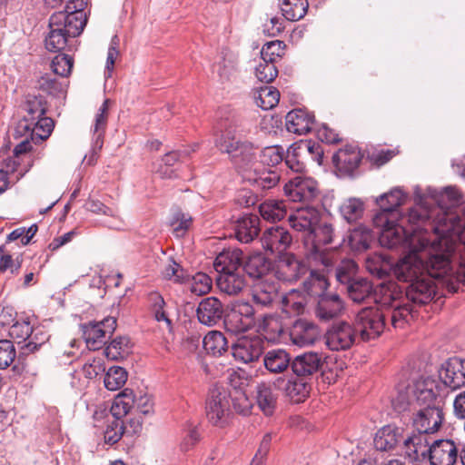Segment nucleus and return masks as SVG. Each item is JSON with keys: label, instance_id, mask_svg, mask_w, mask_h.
<instances>
[{"label": "nucleus", "instance_id": "30", "mask_svg": "<svg viewBox=\"0 0 465 465\" xmlns=\"http://www.w3.org/2000/svg\"><path fill=\"white\" fill-rule=\"evenodd\" d=\"M365 264L368 272L378 278H383L391 274L396 277L395 270L399 262L394 263V261L386 253L375 252L366 258Z\"/></svg>", "mask_w": 465, "mask_h": 465}, {"label": "nucleus", "instance_id": "38", "mask_svg": "<svg viewBox=\"0 0 465 465\" xmlns=\"http://www.w3.org/2000/svg\"><path fill=\"white\" fill-rule=\"evenodd\" d=\"M247 180L255 188L270 190L274 188L280 182L281 176L275 169L266 167H255L247 174Z\"/></svg>", "mask_w": 465, "mask_h": 465}, {"label": "nucleus", "instance_id": "48", "mask_svg": "<svg viewBox=\"0 0 465 465\" xmlns=\"http://www.w3.org/2000/svg\"><path fill=\"white\" fill-rule=\"evenodd\" d=\"M328 285L325 274L318 270H311L309 276L302 282L304 292L315 297L327 293Z\"/></svg>", "mask_w": 465, "mask_h": 465}, {"label": "nucleus", "instance_id": "14", "mask_svg": "<svg viewBox=\"0 0 465 465\" xmlns=\"http://www.w3.org/2000/svg\"><path fill=\"white\" fill-rule=\"evenodd\" d=\"M460 453L456 441L451 439H439L430 443L428 460L430 465H454Z\"/></svg>", "mask_w": 465, "mask_h": 465}, {"label": "nucleus", "instance_id": "36", "mask_svg": "<svg viewBox=\"0 0 465 465\" xmlns=\"http://www.w3.org/2000/svg\"><path fill=\"white\" fill-rule=\"evenodd\" d=\"M263 366L272 374H280L291 368V354L283 349H272L262 357Z\"/></svg>", "mask_w": 465, "mask_h": 465}, {"label": "nucleus", "instance_id": "17", "mask_svg": "<svg viewBox=\"0 0 465 465\" xmlns=\"http://www.w3.org/2000/svg\"><path fill=\"white\" fill-rule=\"evenodd\" d=\"M263 351V343L258 336H242L232 345V353L236 361L251 363L259 360Z\"/></svg>", "mask_w": 465, "mask_h": 465}, {"label": "nucleus", "instance_id": "19", "mask_svg": "<svg viewBox=\"0 0 465 465\" xmlns=\"http://www.w3.org/2000/svg\"><path fill=\"white\" fill-rule=\"evenodd\" d=\"M401 450L404 456L411 461H423L428 460L430 444L429 443L427 434L418 431L407 438L403 437Z\"/></svg>", "mask_w": 465, "mask_h": 465}, {"label": "nucleus", "instance_id": "41", "mask_svg": "<svg viewBox=\"0 0 465 465\" xmlns=\"http://www.w3.org/2000/svg\"><path fill=\"white\" fill-rule=\"evenodd\" d=\"M54 121L52 118L43 115L37 120L28 122L26 129H22V134L18 135H29L35 143L47 139L54 130Z\"/></svg>", "mask_w": 465, "mask_h": 465}, {"label": "nucleus", "instance_id": "26", "mask_svg": "<svg viewBox=\"0 0 465 465\" xmlns=\"http://www.w3.org/2000/svg\"><path fill=\"white\" fill-rule=\"evenodd\" d=\"M343 310V302L337 293H325L318 297L315 315L322 322H329L339 317Z\"/></svg>", "mask_w": 465, "mask_h": 465}, {"label": "nucleus", "instance_id": "25", "mask_svg": "<svg viewBox=\"0 0 465 465\" xmlns=\"http://www.w3.org/2000/svg\"><path fill=\"white\" fill-rule=\"evenodd\" d=\"M279 283L273 276L258 281L252 288V300L260 307L270 306L277 298Z\"/></svg>", "mask_w": 465, "mask_h": 465}, {"label": "nucleus", "instance_id": "34", "mask_svg": "<svg viewBox=\"0 0 465 465\" xmlns=\"http://www.w3.org/2000/svg\"><path fill=\"white\" fill-rule=\"evenodd\" d=\"M255 401L259 410L265 416H272L277 407L278 394L274 385L262 382L255 389Z\"/></svg>", "mask_w": 465, "mask_h": 465}, {"label": "nucleus", "instance_id": "24", "mask_svg": "<svg viewBox=\"0 0 465 465\" xmlns=\"http://www.w3.org/2000/svg\"><path fill=\"white\" fill-rule=\"evenodd\" d=\"M415 404L419 409L423 407L439 406L437 398L440 393L439 386L436 381L425 379L418 381L412 390Z\"/></svg>", "mask_w": 465, "mask_h": 465}, {"label": "nucleus", "instance_id": "13", "mask_svg": "<svg viewBox=\"0 0 465 465\" xmlns=\"http://www.w3.org/2000/svg\"><path fill=\"white\" fill-rule=\"evenodd\" d=\"M404 199L405 194L398 188L381 194L377 199L381 211L373 217V225L382 226L389 223L391 217L399 218L398 208L403 203Z\"/></svg>", "mask_w": 465, "mask_h": 465}, {"label": "nucleus", "instance_id": "18", "mask_svg": "<svg viewBox=\"0 0 465 465\" xmlns=\"http://www.w3.org/2000/svg\"><path fill=\"white\" fill-rule=\"evenodd\" d=\"M444 414L439 406L423 407L417 410L413 418V426L420 432L430 434L438 431L443 422Z\"/></svg>", "mask_w": 465, "mask_h": 465}, {"label": "nucleus", "instance_id": "61", "mask_svg": "<svg viewBox=\"0 0 465 465\" xmlns=\"http://www.w3.org/2000/svg\"><path fill=\"white\" fill-rule=\"evenodd\" d=\"M284 43L280 40L266 43L261 50L262 60L275 64L284 54Z\"/></svg>", "mask_w": 465, "mask_h": 465}, {"label": "nucleus", "instance_id": "35", "mask_svg": "<svg viewBox=\"0 0 465 465\" xmlns=\"http://www.w3.org/2000/svg\"><path fill=\"white\" fill-rule=\"evenodd\" d=\"M243 252L238 248H228L223 250L216 256L213 267L217 273L223 272H233L242 270Z\"/></svg>", "mask_w": 465, "mask_h": 465}, {"label": "nucleus", "instance_id": "40", "mask_svg": "<svg viewBox=\"0 0 465 465\" xmlns=\"http://www.w3.org/2000/svg\"><path fill=\"white\" fill-rule=\"evenodd\" d=\"M307 272V266L292 254H286L279 262L278 273L286 282L297 281Z\"/></svg>", "mask_w": 465, "mask_h": 465}, {"label": "nucleus", "instance_id": "9", "mask_svg": "<svg viewBox=\"0 0 465 465\" xmlns=\"http://www.w3.org/2000/svg\"><path fill=\"white\" fill-rule=\"evenodd\" d=\"M334 237L332 225L319 222L308 236L304 237V245L308 250L309 257L315 262H320L325 268L331 266L332 261L323 246L332 243Z\"/></svg>", "mask_w": 465, "mask_h": 465}, {"label": "nucleus", "instance_id": "59", "mask_svg": "<svg viewBox=\"0 0 465 465\" xmlns=\"http://www.w3.org/2000/svg\"><path fill=\"white\" fill-rule=\"evenodd\" d=\"M201 440L198 425L187 422L183 430L180 449L183 452L191 450Z\"/></svg>", "mask_w": 465, "mask_h": 465}, {"label": "nucleus", "instance_id": "22", "mask_svg": "<svg viewBox=\"0 0 465 465\" xmlns=\"http://www.w3.org/2000/svg\"><path fill=\"white\" fill-rule=\"evenodd\" d=\"M440 378L452 390L465 386V360L458 357L447 360L440 370Z\"/></svg>", "mask_w": 465, "mask_h": 465}, {"label": "nucleus", "instance_id": "16", "mask_svg": "<svg viewBox=\"0 0 465 465\" xmlns=\"http://www.w3.org/2000/svg\"><path fill=\"white\" fill-rule=\"evenodd\" d=\"M292 242V236L282 226L266 229L261 237L262 248L271 254L281 255L285 252Z\"/></svg>", "mask_w": 465, "mask_h": 465}, {"label": "nucleus", "instance_id": "55", "mask_svg": "<svg viewBox=\"0 0 465 465\" xmlns=\"http://www.w3.org/2000/svg\"><path fill=\"white\" fill-rule=\"evenodd\" d=\"M364 203L361 199L349 198L340 206V213L348 223H355L361 218Z\"/></svg>", "mask_w": 465, "mask_h": 465}, {"label": "nucleus", "instance_id": "46", "mask_svg": "<svg viewBox=\"0 0 465 465\" xmlns=\"http://www.w3.org/2000/svg\"><path fill=\"white\" fill-rule=\"evenodd\" d=\"M376 233L366 226H358L350 232L347 241L348 245L355 252L367 250L374 241Z\"/></svg>", "mask_w": 465, "mask_h": 465}, {"label": "nucleus", "instance_id": "54", "mask_svg": "<svg viewBox=\"0 0 465 465\" xmlns=\"http://www.w3.org/2000/svg\"><path fill=\"white\" fill-rule=\"evenodd\" d=\"M223 322L225 330L233 334L245 332L252 326L249 318L242 317L233 309L225 315Z\"/></svg>", "mask_w": 465, "mask_h": 465}, {"label": "nucleus", "instance_id": "53", "mask_svg": "<svg viewBox=\"0 0 465 465\" xmlns=\"http://www.w3.org/2000/svg\"><path fill=\"white\" fill-rule=\"evenodd\" d=\"M308 5L307 0H282L281 10L288 21H298L306 15Z\"/></svg>", "mask_w": 465, "mask_h": 465}, {"label": "nucleus", "instance_id": "20", "mask_svg": "<svg viewBox=\"0 0 465 465\" xmlns=\"http://www.w3.org/2000/svg\"><path fill=\"white\" fill-rule=\"evenodd\" d=\"M323 364L322 354L317 352H303L292 359L291 369L293 374L310 381Z\"/></svg>", "mask_w": 465, "mask_h": 465}, {"label": "nucleus", "instance_id": "43", "mask_svg": "<svg viewBox=\"0 0 465 465\" xmlns=\"http://www.w3.org/2000/svg\"><path fill=\"white\" fill-rule=\"evenodd\" d=\"M435 201L437 202L440 210L443 211V214L445 213H453V212H449L448 210L459 204L460 201V194L455 187L448 186L435 197ZM454 214H457V216L460 217V223L463 225L465 220V208L463 209L461 214H460L458 212H455ZM460 230L464 231L463 226H461Z\"/></svg>", "mask_w": 465, "mask_h": 465}, {"label": "nucleus", "instance_id": "32", "mask_svg": "<svg viewBox=\"0 0 465 465\" xmlns=\"http://www.w3.org/2000/svg\"><path fill=\"white\" fill-rule=\"evenodd\" d=\"M25 114L18 123L15 133L22 134V129H26L27 123L37 120V118L45 115L47 111L46 101L42 96L29 95L24 104Z\"/></svg>", "mask_w": 465, "mask_h": 465}, {"label": "nucleus", "instance_id": "64", "mask_svg": "<svg viewBox=\"0 0 465 465\" xmlns=\"http://www.w3.org/2000/svg\"><path fill=\"white\" fill-rule=\"evenodd\" d=\"M284 158V149L279 145L268 146L261 151V162L269 166L281 163Z\"/></svg>", "mask_w": 465, "mask_h": 465}, {"label": "nucleus", "instance_id": "8", "mask_svg": "<svg viewBox=\"0 0 465 465\" xmlns=\"http://www.w3.org/2000/svg\"><path fill=\"white\" fill-rule=\"evenodd\" d=\"M392 310V306H368L361 309L353 322L358 337L368 341L381 336L387 325L386 320L391 319L389 312Z\"/></svg>", "mask_w": 465, "mask_h": 465}, {"label": "nucleus", "instance_id": "23", "mask_svg": "<svg viewBox=\"0 0 465 465\" xmlns=\"http://www.w3.org/2000/svg\"><path fill=\"white\" fill-rule=\"evenodd\" d=\"M289 335L292 344L304 347L314 343L319 336V329L312 322L298 319L292 323Z\"/></svg>", "mask_w": 465, "mask_h": 465}, {"label": "nucleus", "instance_id": "11", "mask_svg": "<svg viewBox=\"0 0 465 465\" xmlns=\"http://www.w3.org/2000/svg\"><path fill=\"white\" fill-rule=\"evenodd\" d=\"M117 326L114 317H106L99 322H89L82 326L83 338L89 350L101 349L108 338L114 333Z\"/></svg>", "mask_w": 465, "mask_h": 465}, {"label": "nucleus", "instance_id": "51", "mask_svg": "<svg viewBox=\"0 0 465 465\" xmlns=\"http://www.w3.org/2000/svg\"><path fill=\"white\" fill-rule=\"evenodd\" d=\"M333 163L347 172H352L358 168L361 157L360 153L353 149H341L332 156Z\"/></svg>", "mask_w": 465, "mask_h": 465}, {"label": "nucleus", "instance_id": "50", "mask_svg": "<svg viewBox=\"0 0 465 465\" xmlns=\"http://www.w3.org/2000/svg\"><path fill=\"white\" fill-rule=\"evenodd\" d=\"M306 301L298 291L292 290L282 297V311L287 316L302 314L305 310Z\"/></svg>", "mask_w": 465, "mask_h": 465}, {"label": "nucleus", "instance_id": "45", "mask_svg": "<svg viewBox=\"0 0 465 465\" xmlns=\"http://www.w3.org/2000/svg\"><path fill=\"white\" fill-rule=\"evenodd\" d=\"M53 72L45 73L37 77L35 82V88L43 93L59 97L65 93L66 82L60 81Z\"/></svg>", "mask_w": 465, "mask_h": 465}, {"label": "nucleus", "instance_id": "57", "mask_svg": "<svg viewBox=\"0 0 465 465\" xmlns=\"http://www.w3.org/2000/svg\"><path fill=\"white\" fill-rule=\"evenodd\" d=\"M128 378V373L125 369L114 366L111 367L104 376V386L109 391H116L122 388Z\"/></svg>", "mask_w": 465, "mask_h": 465}, {"label": "nucleus", "instance_id": "28", "mask_svg": "<svg viewBox=\"0 0 465 465\" xmlns=\"http://www.w3.org/2000/svg\"><path fill=\"white\" fill-rule=\"evenodd\" d=\"M222 302L215 297L203 299L198 304L196 315L199 322L206 326H214L223 318Z\"/></svg>", "mask_w": 465, "mask_h": 465}, {"label": "nucleus", "instance_id": "58", "mask_svg": "<svg viewBox=\"0 0 465 465\" xmlns=\"http://www.w3.org/2000/svg\"><path fill=\"white\" fill-rule=\"evenodd\" d=\"M50 335L40 327L33 328L32 334L27 341L21 347L23 354L35 352L44 346L49 340Z\"/></svg>", "mask_w": 465, "mask_h": 465}, {"label": "nucleus", "instance_id": "21", "mask_svg": "<svg viewBox=\"0 0 465 465\" xmlns=\"http://www.w3.org/2000/svg\"><path fill=\"white\" fill-rule=\"evenodd\" d=\"M321 219L320 212L313 207H304L297 209L289 216L290 226L301 233V238L304 242V237L318 224Z\"/></svg>", "mask_w": 465, "mask_h": 465}, {"label": "nucleus", "instance_id": "49", "mask_svg": "<svg viewBox=\"0 0 465 465\" xmlns=\"http://www.w3.org/2000/svg\"><path fill=\"white\" fill-rule=\"evenodd\" d=\"M203 345L205 351L213 356H221L228 349L227 339L218 331H209L203 338Z\"/></svg>", "mask_w": 465, "mask_h": 465}, {"label": "nucleus", "instance_id": "62", "mask_svg": "<svg viewBox=\"0 0 465 465\" xmlns=\"http://www.w3.org/2000/svg\"><path fill=\"white\" fill-rule=\"evenodd\" d=\"M192 223L193 219L188 213L180 211L176 212L171 220L173 234L178 238L184 236L190 229Z\"/></svg>", "mask_w": 465, "mask_h": 465}, {"label": "nucleus", "instance_id": "2", "mask_svg": "<svg viewBox=\"0 0 465 465\" xmlns=\"http://www.w3.org/2000/svg\"><path fill=\"white\" fill-rule=\"evenodd\" d=\"M348 296L356 303L373 301L382 307L392 306L390 311L391 324L394 329H403L409 322L411 310L403 306L402 291L395 282L389 281L380 283L376 288L372 282L362 277H356L346 287Z\"/></svg>", "mask_w": 465, "mask_h": 465}, {"label": "nucleus", "instance_id": "37", "mask_svg": "<svg viewBox=\"0 0 465 465\" xmlns=\"http://www.w3.org/2000/svg\"><path fill=\"white\" fill-rule=\"evenodd\" d=\"M314 124V116L302 109L289 112L285 117V125L288 132L299 135L308 134Z\"/></svg>", "mask_w": 465, "mask_h": 465}, {"label": "nucleus", "instance_id": "1", "mask_svg": "<svg viewBox=\"0 0 465 465\" xmlns=\"http://www.w3.org/2000/svg\"><path fill=\"white\" fill-rule=\"evenodd\" d=\"M439 252L447 259L448 265L446 268H438L430 266V258H417L414 255L404 256L399 261L396 267V278L404 282H408L405 289V296L402 294L403 306L411 310V317H413V309L407 302L422 305L430 302L436 294V286L433 278H441L452 272L454 266L458 267L457 260L452 252ZM401 291L403 289L400 286Z\"/></svg>", "mask_w": 465, "mask_h": 465}, {"label": "nucleus", "instance_id": "33", "mask_svg": "<svg viewBox=\"0 0 465 465\" xmlns=\"http://www.w3.org/2000/svg\"><path fill=\"white\" fill-rule=\"evenodd\" d=\"M216 284L219 290L229 295L240 293L246 286L245 275L242 270L217 273Z\"/></svg>", "mask_w": 465, "mask_h": 465}, {"label": "nucleus", "instance_id": "3", "mask_svg": "<svg viewBox=\"0 0 465 465\" xmlns=\"http://www.w3.org/2000/svg\"><path fill=\"white\" fill-rule=\"evenodd\" d=\"M398 218L389 219V223L382 226H374L378 232L380 244L383 247L392 249L402 247L407 252L405 256L414 255L417 258H430V266L438 268H446L448 261L444 255L440 254V244H431L425 248L424 235L409 234L406 229L397 223Z\"/></svg>", "mask_w": 465, "mask_h": 465}, {"label": "nucleus", "instance_id": "56", "mask_svg": "<svg viewBox=\"0 0 465 465\" xmlns=\"http://www.w3.org/2000/svg\"><path fill=\"white\" fill-rule=\"evenodd\" d=\"M148 302H149L150 312L153 314L155 321L164 322L166 323L167 327L171 329L172 328V321L169 319V317L167 316V314L164 311L165 302H164L163 296L156 292H151L148 295Z\"/></svg>", "mask_w": 465, "mask_h": 465}, {"label": "nucleus", "instance_id": "27", "mask_svg": "<svg viewBox=\"0 0 465 465\" xmlns=\"http://www.w3.org/2000/svg\"><path fill=\"white\" fill-rule=\"evenodd\" d=\"M403 440V430L394 425L381 428L373 440L374 448L379 451L392 452Z\"/></svg>", "mask_w": 465, "mask_h": 465}, {"label": "nucleus", "instance_id": "47", "mask_svg": "<svg viewBox=\"0 0 465 465\" xmlns=\"http://www.w3.org/2000/svg\"><path fill=\"white\" fill-rule=\"evenodd\" d=\"M261 216L268 222H278L287 214V206L284 201L268 199L259 206Z\"/></svg>", "mask_w": 465, "mask_h": 465}, {"label": "nucleus", "instance_id": "42", "mask_svg": "<svg viewBox=\"0 0 465 465\" xmlns=\"http://www.w3.org/2000/svg\"><path fill=\"white\" fill-rule=\"evenodd\" d=\"M242 269L249 277L260 281L271 276L268 273L272 269V262L261 253H256L251 255L244 263L242 262Z\"/></svg>", "mask_w": 465, "mask_h": 465}, {"label": "nucleus", "instance_id": "5", "mask_svg": "<svg viewBox=\"0 0 465 465\" xmlns=\"http://www.w3.org/2000/svg\"><path fill=\"white\" fill-rule=\"evenodd\" d=\"M244 133L246 130L243 120L239 116H232L225 121L215 144L222 153L229 154L235 164L246 170L256 161L259 147L248 140H243Z\"/></svg>", "mask_w": 465, "mask_h": 465}, {"label": "nucleus", "instance_id": "29", "mask_svg": "<svg viewBox=\"0 0 465 465\" xmlns=\"http://www.w3.org/2000/svg\"><path fill=\"white\" fill-rule=\"evenodd\" d=\"M260 230V218L252 213L239 217L233 226L235 238L242 243L252 242L259 235Z\"/></svg>", "mask_w": 465, "mask_h": 465}, {"label": "nucleus", "instance_id": "7", "mask_svg": "<svg viewBox=\"0 0 465 465\" xmlns=\"http://www.w3.org/2000/svg\"><path fill=\"white\" fill-rule=\"evenodd\" d=\"M449 215H455L454 213H445L441 217L439 218L437 223H431L430 222V213L423 206H415L409 211L407 220L411 225V235H424L425 237V248L430 247L431 244H440L441 252H452L454 251V243L456 237H452L450 234L453 232H439L435 230V227L440 226L442 223L450 224V221L447 218Z\"/></svg>", "mask_w": 465, "mask_h": 465}, {"label": "nucleus", "instance_id": "63", "mask_svg": "<svg viewBox=\"0 0 465 465\" xmlns=\"http://www.w3.org/2000/svg\"><path fill=\"white\" fill-rule=\"evenodd\" d=\"M211 289L212 279L206 273L198 272L190 280V291L195 295H204Z\"/></svg>", "mask_w": 465, "mask_h": 465}, {"label": "nucleus", "instance_id": "60", "mask_svg": "<svg viewBox=\"0 0 465 465\" xmlns=\"http://www.w3.org/2000/svg\"><path fill=\"white\" fill-rule=\"evenodd\" d=\"M280 100V92L273 86H264L259 91L256 104L262 110H270L276 106Z\"/></svg>", "mask_w": 465, "mask_h": 465}, {"label": "nucleus", "instance_id": "44", "mask_svg": "<svg viewBox=\"0 0 465 465\" xmlns=\"http://www.w3.org/2000/svg\"><path fill=\"white\" fill-rule=\"evenodd\" d=\"M283 391L292 401L299 403L309 396L311 383L304 378L292 377L286 381Z\"/></svg>", "mask_w": 465, "mask_h": 465}, {"label": "nucleus", "instance_id": "15", "mask_svg": "<svg viewBox=\"0 0 465 465\" xmlns=\"http://www.w3.org/2000/svg\"><path fill=\"white\" fill-rule=\"evenodd\" d=\"M285 195L292 202H310L319 193L317 182L312 178L296 176L284 185Z\"/></svg>", "mask_w": 465, "mask_h": 465}, {"label": "nucleus", "instance_id": "4", "mask_svg": "<svg viewBox=\"0 0 465 465\" xmlns=\"http://www.w3.org/2000/svg\"><path fill=\"white\" fill-rule=\"evenodd\" d=\"M84 0L67 4L64 10L54 13L49 18V32L45 39L49 52L63 51L68 38L78 36L84 30L87 16L83 10Z\"/></svg>", "mask_w": 465, "mask_h": 465}, {"label": "nucleus", "instance_id": "12", "mask_svg": "<svg viewBox=\"0 0 465 465\" xmlns=\"http://www.w3.org/2000/svg\"><path fill=\"white\" fill-rule=\"evenodd\" d=\"M358 338L353 324L346 322L333 323L324 335L325 344L331 351L350 349Z\"/></svg>", "mask_w": 465, "mask_h": 465}, {"label": "nucleus", "instance_id": "52", "mask_svg": "<svg viewBox=\"0 0 465 465\" xmlns=\"http://www.w3.org/2000/svg\"><path fill=\"white\" fill-rule=\"evenodd\" d=\"M130 351V339L126 336H118L106 346L104 354L109 360L119 361L124 359Z\"/></svg>", "mask_w": 465, "mask_h": 465}, {"label": "nucleus", "instance_id": "10", "mask_svg": "<svg viewBox=\"0 0 465 465\" xmlns=\"http://www.w3.org/2000/svg\"><path fill=\"white\" fill-rule=\"evenodd\" d=\"M231 392L223 386L215 385L209 392L206 401V416L213 426L223 428L229 424L231 411Z\"/></svg>", "mask_w": 465, "mask_h": 465}, {"label": "nucleus", "instance_id": "39", "mask_svg": "<svg viewBox=\"0 0 465 465\" xmlns=\"http://www.w3.org/2000/svg\"><path fill=\"white\" fill-rule=\"evenodd\" d=\"M258 331L270 342L280 341L283 333V324L280 316L276 314H265L257 322Z\"/></svg>", "mask_w": 465, "mask_h": 465}, {"label": "nucleus", "instance_id": "31", "mask_svg": "<svg viewBox=\"0 0 465 465\" xmlns=\"http://www.w3.org/2000/svg\"><path fill=\"white\" fill-rule=\"evenodd\" d=\"M109 103L110 100L105 99L95 115L94 125V145L92 154L88 160L89 163H93L96 160V155L104 144V134L108 120Z\"/></svg>", "mask_w": 465, "mask_h": 465}, {"label": "nucleus", "instance_id": "6", "mask_svg": "<svg viewBox=\"0 0 465 465\" xmlns=\"http://www.w3.org/2000/svg\"><path fill=\"white\" fill-rule=\"evenodd\" d=\"M134 401L133 390L126 388L114 398L109 411L100 408L94 411V427L104 426L105 443L114 445L122 439L124 430H127L122 419L132 411Z\"/></svg>", "mask_w": 465, "mask_h": 465}]
</instances>
